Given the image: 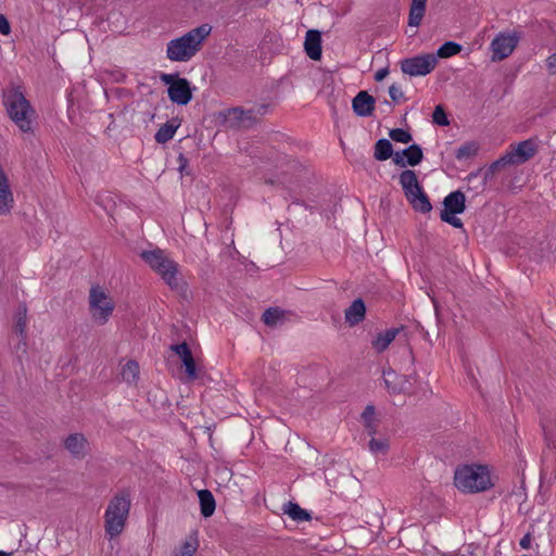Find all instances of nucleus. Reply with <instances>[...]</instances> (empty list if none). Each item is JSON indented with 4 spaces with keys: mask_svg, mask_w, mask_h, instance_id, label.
<instances>
[{
    "mask_svg": "<svg viewBox=\"0 0 556 556\" xmlns=\"http://www.w3.org/2000/svg\"><path fill=\"white\" fill-rule=\"evenodd\" d=\"M211 31V25L202 24L170 39L166 45V58L172 62H189L201 51Z\"/></svg>",
    "mask_w": 556,
    "mask_h": 556,
    "instance_id": "1",
    "label": "nucleus"
},
{
    "mask_svg": "<svg viewBox=\"0 0 556 556\" xmlns=\"http://www.w3.org/2000/svg\"><path fill=\"white\" fill-rule=\"evenodd\" d=\"M5 112L14 125L23 132H33L35 110L20 87H9L2 96Z\"/></svg>",
    "mask_w": 556,
    "mask_h": 556,
    "instance_id": "2",
    "label": "nucleus"
},
{
    "mask_svg": "<svg viewBox=\"0 0 556 556\" xmlns=\"http://www.w3.org/2000/svg\"><path fill=\"white\" fill-rule=\"evenodd\" d=\"M454 485L464 493H481L493 488L491 472L486 466L464 465L454 472Z\"/></svg>",
    "mask_w": 556,
    "mask_h": 556,
    "instance_id": "3",
    "label": "nucleus"
},
{
    "mask_svg": "<svg viewBox=\"0 0 556 556\" xmlns=\"http://www.w3.org/2000/svg\"><path fill=\"white\" fill-rule=\"evenodd\" d=\"M130 506V496L126 492H119L110 500L104 513V529L110 539L118 536L124 531Z\"/></svg>",
    "mask_w": 556,
    "mask_h": 556,
    "instance_id": "4",
    "label": "nucleus"
},
{
    "mask_svg": "<svg viewBox=\"0 0 556 556\" xmlns=\"http://www.w3.org/2000/svg\"><path fill=\"white\" fill-rule=\"evenodd\" d=\"M140 257L170 289L177 290L180 288L179 266L164 251L160 249L142 251Z\"/></svg>",
    "mask_w": 556,
    "mask_h": 556,
    "instance_id": "5",
    "label": "nucleus"
},
{
    "mask_svg": "<svg viewBox=\"0 0 556 556\" xmlns=\"http://www.w3.org/2000/svg\"><path fill=\"white\" fill-rule=\"evenodd\" d=\"M88 305L92 321L99 326L108 324L115 309V303L110 293L98 285L89 290Z\"/></svg>",
    "mask_w": 556,
    "mask_h": 556,
    "instance_id": "6",
    "label": "nucleus"
},
{
    "mask_svg": "<svg viewBox=\"0 0 556 556\" xmlns=\"http://www.w3.org/2000/svg\"><path fill=\"white\" fill-rule=\"evenodd\" d=\"M400 184L404 194L413 208L420 213H429L432 205L419 185L417 175L412 169H405L400 174Z\"/></svg>",
    "mask_w": 556,
    "mask_h": 556,
    "instance_id": "7",
    "label": "nucleus"
},
{
    "mask_svg": "<svg viewBox=\"0 0 556 556\" xmlns=\"http://www.w3.org/2000/svg\"><path fill=\"white\" fill-rule=\"evenodd\" d=\"M160 78L167 86V96L173 103L187 105L192 100L193 89L187 78L178 74H162Z\"/></svg>",
    "mask_w": 556,
    "mask_h": 556,
    "instance_id": "8",
    "label": "nucleus"
},
{
    "mask_svg": "<svg viewBox=\"0 0 556 556\" xmlns=\"http://www.w3.org/2000/svg\"><path fill=\"white\" fill-rule=\"evenodd\" d=\"M536 153V147L531 140L519 142L514 149L505 153L490 166V172L495 173L501 167L522 164L529 161Z\"/></svg>",
    "mask_w": 556,
    "mask_h": 556,
    "instance_id": "9",
    "label": "nucleus"
},
{
    "mask_svg": "<svg viewBox=\"0 0 556 556\" xmlns=\"http://www.w3.org/2000/svg\"><path fill=\"white\" fill-rule=\"evenodd\" d=\"M520 40L517 31H501L490 43L491 61L500 62L513 54Z\"/></svg>",
    "mask_w": 556,
    "mask_h": 556,
    "instance_id": "10",
    "label": "nucleus"
},
{
    "mask_svg": "<svg viewBox=\"0 0 556 556\" xmlns=\"http://www.w3.org/2000/svg\"><path fill=\"white\" fill-rule=\"evenodd\" d=\"M465 194L459 190L447 194L443 200V210L440 213L441 219L455 228H463V222L456 215L465 211Z\"/></svg>",
    "mask_w": 556,
    "mask_h": 556,
    "instance_id": "11",
    "label": "nucleus"
},
{
    "mask_svg": "<svg viewBox=\"0 0 556 556\" xmlns=\"http://www.w3.org/2000/svg\"><path fill=\"white\" fill-rule=\"evenodd\" d=\"M438 60L434 54L427 53L407 58L401 61V71L412 77L426 76L437 66Z\"/></svg>",
    "mask_w": 556,
    "mask_h": 556,
    "instance_id": "12",
    "label": "nucleus"
},
{
    "mask_svg": "<svg viewBox=\"0 0 556 556\" xmlns=\"http://www.w3.org/2000/svg\"><path fill=\"white\" fill-rule=\"evenodd\" d=\"M422 157L424 153L421 148L418 144H410L401 152H396L393 155V162L401 167H405L407 165L416 166L422 161Z\"/></svg>",
    "mask_w": 556,
    "mask_h": 556,
    "instance_id": "13",
    "label": "nucleus"
},
{
    "mask_svg": "<svg viewBox=\"0 0 556 556\" xmlns=\"http://www.w3.org/2000/svg\"><path fill=\"white\" fill-rule=\"evenodd\" d=\"M14 198L9 178L0 166V215H9L13 208Z\"/></svg>",
    "mask_w": 556,
    "mask_h": 556,
    "instance_id": "14",
    "label": "nucleus"
},
{
    "mask_svg": "<svg viewBox=\"0 0 556 556\" xmlns=\"http://www.w3.org/2000/svg\"><path fill=\"white\" fill-rule=\"evenodd\" d=\"M225 121L232 128H247L255 123L251 111H243L239 108L230 109L225 114Z\"/></svg>",
    "mask_w": 556,
    "mask_h": 556,
    "instance_id": "15",
    "label": "nucleus"
},
{
    "mask_svg": "<svg viewBox=\"0 0 556 556\" xmlns=\"http://www.w3.org/2000/svg\"><path fill=\"white\" fill-rule=\"evenodd\" d=\"M65 448L75 458L81 459L88 454L89 443L83 433H72L64 441Z\"/></svg>",
    "mask_w": 556,
    "mask_h": 556,
    "instance_id": "16",
    "label": "nucleus"
},
{
    "mask_svg": "<svg viewBox=\"0 0 556 556\" xmlns=\"http://www.w3.org/2000/svg\"><path fill=\"white\" fill-rule=\"evenodd\" d=\"M403 330L404 327L401 326L378 332L371 340L372 350L378 354L383 353Z\"/></svg>",
    "mask_w": 556,
    "mask_h": 556,
    "instance_id": "17",
    "label": "nucleus"
},
{
    "mask_svg": "<svg viewBox=\"0 0 556 556\" xmlns=\"http://www.w3.org/2000/svg\"><path fill=\"white\" fill-rule=\"evenodd\" d=\"M352 109L357 116L368 117L375 110V99L367 91H359L352 100Z\"/></svg>",
    "mask_w": 556,
    "mask_h": 556,
    "instance_id": "18",
    "label": "nucleus"
},
{
    "mask_svg": "<svg viewBox=\"0 0 556 556\" xmlns=\"http://www.w3.org/2000/svg\"><path fill=\"white\" fill-rule=\"evenodd\" d=\"M304 49L309 59L318 61L321 58V34L319 30L309 29L306 31Z\"/></svg>",
    "mask_w": 556,
    "mask_h": 556,
    "instance_id": "19",
    "label": "nucleus"
},
{
    "mask_svg": "<svg viewBox=\"0 0 556 556\" xmlns=\"http://www.w3.org/2000/svg\"><path fill=\"white\" fill-rule=\"evenodd\" d=\"M366 306L362 299L354 300L344 312L345 321L355 326L365 319Z\"/></svg>",
    "mask_w": 556,
    "mask_h": 556,
    "instance_id": "20",
    "label": "nucleus"
},
{
    "mask_svg": "<svg viewBox=\"0 0 556 556\" xmlns=\"http://www.w3.org/2000/svg\"><path fill=\"white\" fill-rule=\"evenodd\" d=\"M386 387L392 393H401L406 390L407 379L393 370L383 374Z\"/></svg>",
    "mask_w": 556,
    "mask_h": 556,
    "instance_id": "21",
    "label": "nucleus"
},
{
    "mask_svg": "<svg viewBox=\"0 0 556 556\" xmlns=\"http://www.w3.org/2000/svg\"><path fill=\"white\" fill-rule=\"evenodd\" d=\"M180 127V121L178 118H172L170 121L163 124L155 134V141L157 143H166L175 136L177 129Z\"/></svg>",
    "mask_w": 556,
    "mask_h": 556,
    "instance_id": "22",
    "label": "nucleus"
},
{
    "mask_svg": "<svg viewBox=\"0 0 556 556\" xmlns=\"http://www.w3.org/2000/svg\"><path fill=\"white\" fill-rule=\"evenodd\" d=\"M427 0H412L408 25L412 27H418L425 16Z\"/></svg>",
    "mask_w": 556,
    "mask_h": 556,
    "instance_id": "23",
    "label": "nucleus"
},
{
    "mask_svg": "<svg viewBox=\"0 0 556 556\" xmlns=\"http://www.w3.org/2000/svg\"><path fill=\"white\" fill-rule=\"evenodd\" d=\"M121 377L129 386H136L140 377V367L136 361H128L121 370Z\"/></svg>",
    "mask_w": 556,
    "mask_h": 556,
    "instance_id": "24",
    "label": "nucleus"
},
{
    "mask_svg": "<svg viewBox=\"0 0 556 556\" xmlns=\"http://www.w3.org/2000/svg\"><path fill=\"white\" fill-rule=\"evenodd\" d=\"M198 497L201 506V514L204 517H211L216 508V503L213 494L208 490H200L198 492Z\"/></svg>",
    "mask_w": 556,
    "mask_h": 556,
    "instance_id": "25",
    "label": "nucleus"
},
{
    "mask_svg": "<svg viewBox=\"0 0 556 556\" xmlns=\"http://www.w3.org/2000/svg\"><path fill=\"white\" fill-rule=\"evenodd\" d=\"M199 547V540L197 532L190 533L179 549L173 556H193Z\"/></svg>",
    "mask_w": 556,
    "mask_h": 556,
    "instance_id": "26",
    "label": "nucleus"
},
{
    "mask_svg": "<svg viewBox=\"0 0 556 556\" xmlns=\"http://www.w3.org/2000/svg\"><path fill=\"white\" fill-rule=\"evenodd\" d=\"M375 414L376 412L372 405H367L362 413V421L368 435H375L377 432Z\"/></svg>",
    "mask_w": 556,
    "mask_h": 556,
    "instance_id": "27",
    "label": "nucleus"
},
{
    "mask_svg": "<svg viewBox=\"0 0 556 556\" xmlns=\"http://www.w3.org/2000/svg\"><path fill=\"white\" fill-rule=\"evenodd\" d=\"M480 150L477 141H467L463 143L455 152V157L458 161L469 160L475 157Z\"/></svg>",
    "mask_w": 556,
    "mask_h": 556,
    "instance_id": "28",
    "label": "nucleus"
},
{
    "mask_svg": "<svg viewBox=\"0 0 556 556\" xmlns=\"http://www.w3.org/2000/svg\"><path fill=\"white\" fill-rule=\"evenodd\" d=\"M283 513L295 521H307L311 519L309 514L293 502H289L283 506Z\"/></svg>",
    "mask_w": 556,
    "mask_h": 556,
    "instance_id": "29",
    "label": "nucleus"
},
{
    "mask_svg": "<svg viewBox=\"0 0 556 556\" xmlns=\"http://www.w3.org/2000/svg\"><path fill=\"white\" fill-rule=\"evenodd\" d=\"M370 440L368 442L369 452L374 455H386L389 451V440L384 437L376 438L375 435H369Z\"/></svg>",
    "mask_w": 556,
    "mask_h": 556,
    "instance_id": "30",
    "label": "nucleus"
},
{
    "mask_svg": "<svg viewBox=\"0 0 556 556\" xmlns=\"http://www.w3.org/2000/svg\"><path fill=\"white\" fill-rule=\"evenodd\" d=\"M375 159L386 161L393 155L392 144L388 139H379L375 144Z\"/></svg>",
    "mask_w": 556,
    "mask_h": 556,
    "instance_id": "31",
    "label": "nucleus"
},
{
    "mask_svg": "<svg viewBox=\"0 0 556 556\" xmlns=\"http://www.w3.org/2000/svg\"><path fill=\"white\" fill-rule=\"evenodd\" d=\"M462 45L455 41H446L444 42L434 54L438 58L446 59L458 54L462 51Z\"/></svg>",
    "mask_w": 556,
    "mask_h": 556,
    "instance_id": "32",
    "label": "nucleus"
},
{
    "mask_svg": "<svg viewBox=\"0 0 556 556\" xmlns=\"http://www.w3.org/2000/svg\"><path fill=\"white\" fill-rule=\"evenodd\" d=\"M263 321L268 326H276L283 318V313L278 308L269 307L263 314Z\"/></svg>",
    "mask_w": 556,
    "mask_h": 556,
    "instance_id": "33",
    "label": "nucleus"
},
{
    "mask_svg": "<svg viewBox=\"0 0 556 556\" xmlns=\"http://www.w3.org/2000/svg\"><path fill=\"white\" fill-rule=\"evenodd\" d=\"M389 136L392 140L401 143H408L412 141V135L402 128L391 129Z\"/></svg>",
    "mask_w": 556,
    "mask_h": 556,
    "instance_id": "34",
    "label": "nucleus"
},
{
    "mask_svg": "<svg viewBox=\"0 0 556 556\" xmlns=\"http://www.w3.org/2000/svg\"><path fill=\"white\" fill-rule=\"evenodd\" d=\"M432 121H433V123H435L440 126H447L450 124V121H448L442 105H437L434 108V111L432 114Z\"/></svg>",
    "mask_w": 556,
    "mask_h": 556,
    "instance_id": "35",
    "label": "nucleus"
},
{
    "mask_svg": "<svg viewBox=\"0 0 556 556\" xmlns=\"http://www.w3.org/2000/svg\"><path fill=\"white\" fill-rule=\"evenodd\" d=\"M172 350L181 358V362L192 356L191 350L186 342L172 345Z\"/></svg>",
    "mask_w": 556,
    "mask_h": 556,
    "instance_id": "36",
    "label": "nucleus"
},
{
    "mask_svg": "<svg viewBox=\"0 0 556 556\" xmlns=\"http://www.w3.org/2000/svg\"><path fill=\"white\" fill-rule=\"evenodd\" d=\"M182 364L185 366V369H186V372L188 376V380L192 381V380L197 379L198 375H197V367H195V362H194L193 356H191L187 359H184Z\"/></svg>",
    "mask_w": 556,
    "mask_h": 556,
    "instance_id": "37",
    "label": "nucleus"
},
{
    "mask_svg": "<svg viewBox=\"0 0 556 556\" xmlns=\"http://www.w3.org/2000/svg\"><path fill=\"white\" fill-rule=\"evenodd\" d=\"M389 96L392 99V101L395 103L404 100V92H403L401 86H399L396 84H392L389 87Z\"/></svg>",
    "mask_w": 556,
    "mask_h": 556,
    "instance_id": "38",
    "label": "nucleus"
},
{
    "mask_svg": "<svg viewBox=\"0 0 556 556\" xmlns=\"http://www.w3.org/2000/svg\"><path fill=\"white\" fill-rule=\"evenodd\" d=\"M545 66L548 75L556 76V52L546 58Z\"/></svg>",
    "mask_w": 556,
    "mask_h": 556,
    "instance_id": "39",
    "label": "nucleus"
},
{
    "mask_svg": "<svg viewBox=\"0 0 556 556\" xmlns=\"http://www.w3.org/2000/svg\"><path fill=\"white\" fill-rule=\"evenodd\" d=\"M26 329V312L24 311L17 318L15 330L21 336L24 337Z\"/></svg>",
    "mask_w": 556,
    "mask_h": 556,
    "instance_id": "40",
    "label": "nucleus"
},
{
    "mask_svg": "<svg viewBox=\"0 0 556 556\" xmlns=\"http://www.w3.org/2000/svg\"><path fill=\"white\" fill-rule=\"evenodd\" d=\"M0 33L4 36L10 35L11 33L10 23L3 14H0Z\"/></svg>",
    "mask_w": 556,
    "mask_h": 556,
    "instance_id": "41",
    "label": "nucleus"
},
{
    "mask_svg": "<svg viewBox=\"0 0 556 556\" xmlns=\"http://www.w3.org/2000/svg\"><path fill=\"white\" fill-rule=\"evenodd\" d=\"M532 536L531 533H526L519 542V545L522 549H528L531 546Z\"/></svg>",
    "mask_w": 556,
    "mask_h": 556,
    "instance_id": "42",
    "label": "nucleus"
},
{
    "mask_svg": "<svg viewBox=\"0 0 556 556\" xmlns=\"http://www.w3.org/2000/svg\"><path fill=\"white\" fill-rule=\"evenodd\" d=\"M389 75V68L388 67H382L380 68L379 71L376 72L375 74V79L377 81H381L383 80L387 76Z\"/></svg>",
    "mask_w": 556,
    "mask_h": 556,
    "instance_id": "43",
    "label": "nucleus"
},
{
    "mask_svg": "<svg viewBox=\"0 0 556 556\" xmlns=\"http://www.w3.org/2000/svg\"><path fill=\"white\" fill-rule=\"evenodd\" d=\"M179 161L181 162V167L185 166L187 163V160L185 159V156L182 154L179 155Z\"/></svg>",
    "mask_w": 556,
    "mask_h": 556,
    "instance_id": "44",
    "label": "nucleus"
},
{
    "mask_svg": "<svg viewBox=\"0 0 556 556\" xmlns=\"http://www.w3.org/2000/svg\"><path fill=\"white\" fill-rule=\"evenodd\" d=\"M431 300H432V303H433V306H434L435 312H438L439 306H438V302H437V300H435L434 298H432Z\"/></svg>",
    "mask_w": 556,
    "mask_h": 556,
    "instance_id": "45",
    "label": "nucleus"
},
{
    "mask_svg": "<svg viewBox=\"0 0 556 556\" xmlns=\"http://www.w3.org/2000/svg\"><path fill=\"white\" fill-rule=\"evenodd\" d=\"M0 556H11V553L0 551Z\"/></svg>",
    "mask_w": 556,
    "mask_h": 556,
    "instance_id": "46",
    "label": "nucleus"
}]
</instances>
